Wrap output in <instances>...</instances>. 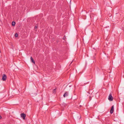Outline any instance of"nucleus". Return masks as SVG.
<instances>
[{"label": "nucleus", "mask_w": 124, "mask_h": 124, "mask_svg": "<svg viewBox=\"0 0 124 124\" xmlns=\"http://www.w3.org/2000/svg\"><path fill=\"white\" fill-rule=\"evenodd\" d=\"M108 99L110 101H112L113 100V98L111 95V94H109Z\"/></svg>", "instance_id": "obj_1"}, {"label": "nucleus", "mask_w": 124, "mask_h": 124, "mask_svg": "<svg viewBox=\"0 0 124 124\" xmlns=\"http://www.w3.org/2000/svg\"><path fill=\"white\" fill-rule=\"evenodd\" d=\"M7 79V76L6 75L4 74L3 75L2 78V80L3 81H5Z\"/></svg>", "instance_id": "obj_2"}, {"label": "nucleus", "mask_w": 124, "mask_h": 124, "mask_svg": "<svg viewBox=\"0 0 124 124\" xmlns=\"http://www.w3.org/2000/svg\"><path fill=\"white\" fill-rule=\"evenodd\" d=\"M21 116L23 118V119H25L26 116V115L24 113H22L21 114Z\"/></svg>", "instance_id": "obj_3"}, {"label": "nucleus", "mask_w": 124, "mask_h": 124, "mask_svg": "<svg viewBox=\"0 0 124 124\" xmlns=\"http://www.w3.org/2000/svg\"><path fill=\"white\" fill-rule=\"evenodd\" d=\"M69 95V92H66L63 95V96L64 97H67Z\"/></svg>", "instance_id": "obj_4"}, {"label": "nucleus", "mask_w": 124, "mask_h": 124, "mask_svg": "<svg viewBox=\"0 0 124 124\" xmlns=\"http://www.w3.org/2000/svg\"><path fill=\"white\" fill-rule=\"evenodd\" d=\"M113 111H114V106H113L111 107V109L110 111V113L111 114H112L113 113Z\"/></svg>", "instance_id": "obj_5"}, {"label": "nucleus", "mask_w": 124, "mask_h": 124, "mask_svg": "<svg viewBox=\"0 0 124 124\" xmlns=\"http://www.w3.org/2000/svg\"><path fill=\"white\" fill-rule=\"evenodd\" d=\"M31 62H32L34 63L35 64V61L34 60L33 58L32 57H31Z\"/></svg>", "instance_id": "obj_6"}, {"label": "nucleus", "mask_w": 124, "mask_h": 124, "mask_svg": "<svg viewBox=\"0 0 124 124\" xmlns=\"http://www.w3.org/2000/svg\"><path fill=\"white\" fill-rule=\"evenodd\" d=\"M12 26H14L15 25V23L14 21H13L12 22Z\"/></svg>", "instance_id": "obj_7"}, {"label": "nucleus", "mask_w": 124, "mask_h": 124, "mask_svg": "<svg viewBox=\"0 0 124 124\" xmlns=\"http://www.w3.org/2000/svg\"><path fill=\"white\" fill-rule=\"evenodd\" d=\"M56 88H55V89H54L53 90V93H55L56 92Z\"/></svg>", "instance_id": "obj_8"}, {"label": "nucleus", "mask_w": 124, "mask_h": 124, "mask_svg": "<svg viewBox=\"0 0 124 124\" xmlns=\"http://www.w3.org/2000/svg\"><path fill=\"white\" fill-rule=\"evenodd\" d=\"M15 36L16 37H17V36H18V34L17 33H16L15 34Z\"/></svg>", "instance_id": "obj_9"}, {"label": "nucleus", "mask_w": 124, "mask_h": 124, "mask_svg": "<svg viewBox=\"0 0 124 124\" xmlns=\"http://www.w3.org/2000/svg\"><path fill=\"white\" fill-rule=\"evenodd\" d=\"M66 38L65 36H64L63 38V39L64 40H65L66 39Z\"/></svg>", "instance_id": "obj_10"}, {"label": "nucleus", "mask_w": 124, "mask_h": 124, "mask_svg": "<svg viewBox=\"0 0 124 124\" xmlns=\"http://www.w3.org/2000/svg\"><path fill=\"white\" fill-rule=\"evenodd\" d=\"M37 28V27L36 26H35L34 27V28L35 29H36Z\"/></svg>", "instance_id": "obj_11"}, {"label": "nucleus", "mask_w": 124, "mask_h": 124, "mask_svg": "<svg viewBox=\"0 0 124 124\" xmlns=\"http://www.w3.org/2000/svg\"><path fill=\"white\" fill-rule=\"evenodd\" d=\"M1 118H2V117H1V116L0 115V119H1Z\"/></svg>", "instance_id": "obj_12"}, {"label": "nucleus", "mask_w": 124, "mask_h": 124, "mask_svg": "<svg viewBox=\"0 0 124 124\" xmlns=\"http://www.w3.org/2000/svg\"><path fill=\"white\" fill-rule=\"evenodd\" d=\"M35 94V95H36L37 94V93H36Z\"/></svg>", "instance_id": "obj_13"}, {"label": "nucleus", "mask_w": 124, "mask_h": 124, "mask_svg": "<svg viewBox=\"0 0 124 124\" xmlns=\"http://www.w3.org/2000/svg\"><path fill=\"white\" fill-rule=\"evenodd\" d=\"M72 62L70 63V64H71L72 63Z\"/></svg>", "instance_id": "obj_14"}]
</instances>
